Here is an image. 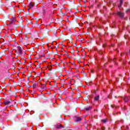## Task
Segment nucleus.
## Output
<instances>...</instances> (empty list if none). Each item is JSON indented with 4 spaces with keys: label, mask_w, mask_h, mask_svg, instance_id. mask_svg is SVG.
Masks as SVG:
<instances>
[{
    "label": "nucleus",
    "mask_w": 130,
    "mask_h": 130,
    "mask_svg": "<svg viewBox=\"0 0 130 130\" xmlns=\"http://www.w3.org/2000/svg\"><path fill=\"white\" fill-rule=\"evenodd\" d=\"M4 103H5V105H8V104H10V101H5V102H4Z\"/></svg>",
    "instance_id": "obj_10"
},
{
    "label": "nucleus",
    "mask_w": 130,
    "mask_h": 130,
    "mask_svg": "<svg viewBox=\"0 0 130 130\" xmlns=\"http://www.w3.org/2000/svg\"><path fill=\"white\" fill-rule=\"evenodd\" d=\"M130 99V96H126L124 98V101L125 102H127Z\"/></svg>",
    "instance_id": "obj_3"
},
{
    "label": "nucleus",
    "mask_w": 130,
    "mask_h": 130,
    "mask_svg": "<svg viewBox=\"0 0 130 130\" xmlns=\"http://www.w3.org/2000/svg\"><path fill=\"white\" fill-rule=\"evenodd\" d=\"M103 47H105V45H104V44L103 45Z\"/></svg>",
    "instance_id": "obj_16"
},
{
    "label": "nucleus",
    "mask_w": 130,
    "mask_h": 130,
    "mask_svg": "<svg viewBox=\"0 0 130 130\" xmlns=\"http://www.w3.org/2000/svg\"><path fill=\"white\" fill-rule=\"evenodd\" d=\"M35 5V3H34V2H30L28 5L29 10L32 9V8L34 7Z\"/></svg>",
    "instance_id": "obj_2"
},
{
    "label": "nucleus",
    "mask_w": 130,
    "mask_h": 130,
    "mask_svg": "<svg viewBox=\"0 0 130 130\" xmlns=\"http://www.w3.org/2000/svg\"><path fill=\"white\" fill-rule=\"evenodd\" d=\"M32 87L33 88H37V84L36 83H34L33 85H32Z\"/></svg>",
    "instance_id": "obj_11"
},
{
    "label": "nucleus",
    "mask_w": 130,
    "mask_h": 130,
    "mask_svg": "<svg viewBox=\"0 0 130 130\" xmlns=\"http://www.w3.org/2000/svg\"><path fill=\"white\" fill-rule=\"evenodd\" d=\"M62 127H63V126L62 125L58 124L56 126V128H61Z\"/></svg>",
    "instance_id": "obj_7"
},
{
    "label": "nucleus",
    "mask_w": 130,
    "mask_h": 130,
    "mask_svg": "<svg viewBox=\"0 0 130 130\" xmlns=\"http://www.w3.org/2000/svg\"><path fill=\"white\" fill-rule=\"evenodd\" d=\"M44 87H45V85H44Z\"/></svg>",
    "instance_id": "obj_19"
},
{
    "label": "nucleus",
    "mask_w": 130,
    "mask_h": 130,
    "mask_svg": "<svg viewBox=\"0 0 130 130\" xmlns=\"http://www.w3.org/2000/svg\"><path fill=\"white\" fill-rule=\"evenodd\" d=\"M91 108H92L91 107H88L86 108V110H87V111L90 110L91 109Z\"/></svg>",
    "instance_id": "obj_12"
},
{
    "label": "nucleus",
    "mask_w": 130,
    "mask_h": 130,
    "mask_svg": "<svg viewBox=\"0 0 130 130\" xmlns=\"http://www.w3.org/2000/svg\"><path fill=\"white\" fill-rule=\"evenodd\" d=\"M107 120L106 119H103L102 120V122H103L104 123H105Z\"/></svg>",
    "instance_id": "obj_13"
},
{
    "label": "nucleus",
    "mask_w": 130,
    "mask_h": 130,
    "mask_svg": "<svg viewBox=\"0 0 130 130\" xmlns=\"http://www.w3.org/2000/svg\"><path fill=\"white\" fill-rule=\"evenodd\" d=\"M114 61H115V60L114 59H113Z\"/></svg>",
    "instance_id": "obj_18"
},
{
    "label": "nucleus",
    "mask_w": 130,
    "mask_h": 130,
    "mask_svg": "<svg viewBox=\"0 0 130 130\" xmlns=\"http://www.w3.org/2000/svg\"><path fill=\"white\" fill-rule=\"evenodd\" d=\"M122 5V0H120V5L118 6V8H120Z\"/></svg>",
    "instance_id": "obj_9"
},
{
    "label": "nucleus",
    "mask_w": 130,
    "mask_h": 130,
    "mask_svg": "<svg viewBox=\"0 0 130 130\" xmlns=\"http://www.w3.org/2000/svg\"><path fill=\"white\" fill-rule=\"evenodd\" d=\"M76 121H81L82 120V118L80 117H75Z\"/></svg>",
    "instance_id": "obj_4"
},
{
    "label": "nucleus",
    "mask_w": 130,
    "mask_h": 130,
    "mask_svg": "<svg viewBox=\"0 0 130 130\" xmlns=\"http://www.w3.org/2000/svg\"><path fill=\"white\" fill-rule=\"evenodd\" d=\"M102 130H104V129H105V127H103L102 128Z\"/></svg>",
    "instance_id": "obj_15"
},
{
    "label": "nucleus",
    "mask_w": 130,
    "mask_h": 130,
    "mask_svg": "<svg viewBox=\"0 0 130 130\" xmlns=\"http://www.w3.org/2000/svg\"><path fill=\"white\" fill-rule=\"evenodd\" d=\"M92 73H94V70L91 71Z\"/></svg>",
    "instance_id": "obj_17"
},
{
    "label": "nucleus",
    "mask_w": 130,
    "mask_h": 130,
    "mask_svg": "<svg viewBox=\"0 0 130 130\" xmlns=\"http://www.w3.org/2000/svg\"><path fill=\"white\" fill-rule=\"evenodd\" d=\"M117 14L118 15V16H119V17H121V18H122V17H123V13L122 12H118L117 13Z\"/></svg>",
    "instance_id": "obj_5"
},
{
    "label": "nucleus",
    "mask_w": 130,
    "mask_h": 130,
    "mask_svg": "<svg viewBox=\"0 0 130 130\" xmlns=\"http://www.w3.org/2000/svg\"><path fill=\"white\" fill-rule=\"evenodd\" d=\"M128 129V127L127 126H123L121 127V130H127Z\"/></svg>",
    "instance_id": "obj_6"
},
{
    "label": "nucleus",
    "mask_w": 130,
    "mask_h": 130,
    "mask_svg": "<svg viewBox=\"0 0 130 130\" xmlns=\"http://www.w3.org/2000/svg\"><path fill=\"white\" fill-rule=\"evenodd\" d=\"M94 100H95V101H98V100H99V95L95 96L94 98Z\"/></svg>",
    "instance_id": "obj_8"
},
{
    "label": "nucleus",
    "mask_w": 130,
    "mask_h": 130,
    "mask_svg": "<svg viewBox=\"0 0 130 130\" xmlns=\"http://www.w3.org/2000/svg\"><path fill=\"white\" fill-rule=\"evenodd\" d=\"M112 108H114L115 107H116V106H115V105H112Z\"/></svg>",
    "instance_id": "obj_14"
},
{
    "label": "nucleus",
    "mask_w": 130,
    "mask_h": 130,
    "mask_svg": "<svg viewBox=\"0 0 130 130\" xmlns=\"http://www.w3.org/2000/svg\"><path fill=\"white\" fill-rule=\"evenodd\" d=\"M16 52L18 54V55H21L22 54V48L18 46L17 50H16Z\"/></svg>",
    "instance_id": "obj_1"
}]
</instances>
